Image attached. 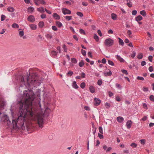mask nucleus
<instances>
[{"instance_id": "obj_42", "label": "nucleus", "mask_w": 154, "mask_h": 154, "mask_svg": "<svg viewBox=\"0 0 154 154\" xmlns=\"http://www.w3.org/2000/svg\"><path fill=\"white\" fill-rule=\"evenodd\" d=\"M27 10H30L31 12H33L34 10V8L32 6H30L28 8Z\"/></svg>"}, {"instance_id": "obj_23", "label": "nucleus", "mask_w": 154, "mask_h": 154, "mask_svg": "<svg viewBox=\"0 0 154 154\" xmlns=\"http://www.w3.org/2000/svg\"><path fill=\"white\" fill-rule=\"evenodd\" d=\"M140 14L144 17H145L146 15V12L144 10L140 11Z\"/></svg>"}, {"instance_id": "obj_34", "label": "nucleus", "mask_w": 154, "mask_h": 154, "mask_svg": "<svg viewBox=\"0 0 154 154\" xmlns=\"http://www.w3.org/2000/svg\"><path fill=\"white\" fill-rule=\"evenodd\" d=\"M79 31L80 33L81 34H83V35H85V31L83 29H80L79 30Z\"/></svg>"}, {"instance_id": "obj_28", "label": "nucleus", "mask_w": 154, "mask_h": 154, "mask_svg": "<svg viewBox=\"0 0 154 154\" xmlns=\"http://www.w3.org/2000/svg\"><path fill=\"white\" fill-rule=\"evenodd\" d=\"M143 57V54L142 53H139L137 56V58L139 59H141Z\"/></svg>"}, {"instance_id": "obj_35", "label": "nucleus", "mask_w": 154, "mask_h": 154, "mask_svg": "<svg viewBox=\"0 0 154 154\" xmlns=\"http://www.w3.org/2000/svg\"><path fill=\"white\" fill-rule=\"evenodd\" d=\"M24 32L23 30H22L19 31V35L20 37H22L24 35Z\"/></svg>"}, {"instance_id": "obj_10", "label": "nucleus", "mask_w": 154, "mask_h": 154, "mask_svg": "<svg viewBox=\"0 0 154 154\" xmlns=\"http://www.w3.org/2000/svg\"><path fill=\"white\" fill-rule=\"evenodd\" d=\"M30 29L32 30H36L37 29V26L36 25L34 24H31L29 25Z\"/></svg>"}, {"instance_id": "obj_63", "label": "nucleus", "mask_w": 154, "mask_h": 154, "mask_svg": "<svg viewBox=\"0 0 154 154\" xmlns=\"http://www.w3.org/2000/svg\"><path fill=\"white\" fill-rule=\"evenodd\" d=\"M84 109H85L87 111H89L90 110V107H89L88 106H85L84 107Z\"/></svg>"}, {"instance_id": "obj_19", "label": "nucleus", "mask_w": 154, "mask_h": 154, "mask_svg": "<svg viewBox=\"0 0 154 154\" xmlns=\"http://www.w3.org/2000/svg\"><path fill=\"white\" fill-rule=\"evenodd\" d=\"M111 18L112 19L115 20H116L117 15L114 13H112L111 14Z\"/></svg>"}, {"instance_id": "obj_20", "label": "nucleus", "mask_w": 154, "mask_h": 154, "mask_svg": "<svg viewBox=\"0 0 154 154\" xmlns=\"http://www.w3.org/2000/svg\"><path fill=\"white\" fill-rule=\"evenodd\" d=\"M7 10L9 12H13L14 11L15 9L13 7H9L8 8Z\"/></svg>"}, {"instance_id": "obj_38", "label": "nucleus", "mask_w": 154, "mask_h": 154, "mask_svg": "<svg viewBox=\"0 0 154 154\" xmlns=\"http://www.w3.org/2000/svg\"><path fill=\"white\" fill-rule=\"evenodd\" d=\"M85 86V82H83L80 84V87L82 89L84 88Z\"/></svg>"}, {"instance_id": "obj_59", "label": "nucleus", "mask_w": 154, "mask_h": 154, "mask_svg": "<svg viewBox=\"0 0 154 154\" xmlns=\"http://www.w3.org/2000/svg\"><path fill=\"white\" fill-rule=\"evenodd\" d=\"M131 3V2L130 1L129 2H127V5L129 8H131L132 6V5Z\"/></svg>"}, {"instance_id": "obj_39", "label": "nucleus", "mask_w": 154, "mask_h": 154, "mask_svg": "<svg viewBox=\"0 0 154 154\" xmlns=\"http://www.w3.org/2000/svg\"><path fill=\"white\" fill-rule=\"evenodd\" d=\"M71 61L72 63L75 64L77 63V61L76 59L75 58H71Z\"/></svg>"}, {"instance_id": "obj_7", "label": "nucleus", "mask_w": 154, "mask_h": 154, "mask_svg": "<svg viewBox=\"0 0 154 154\" xmlns=\"http://www.w3.org/2000/svg\"><path fill=\"white\" fill-rule=\"evenodd\" d=\"M94 105L96 106L99 105L101 102V100L100 99L96 97L94 98Z\"/></svg>"}, {"instance_id": "obj_12", "label": "nucleus", "mask_w": 154, "mask_h": 154, "mask_svg": "<svg viewBox=\"0 0 154 154\" xmlns=\"http://www.w3.org/2000/svg\"><path fill=\"white\" fill-rule=\"evenodd\" d=\"M142 19H143L142 17L140 15L137 16L135 18V20L137 22H138L139 21H140L141 20H142Z\"/></svg>"}, {"instance_id": "obj_53", "label": "nucleus", "mask_w": 154, "mask_h": 154, "mask_svg": "<svg viewBox=\"0 0 154 154\" xmlns=\"http://www.w3.org/2000/svg\"><path fill=\"white\" fill-rule=\"evenodd\" d=\"M136 55V53L135 51H133L132 53L131 54V56L133 58L135 57Z\"/></svg>"}, {"instance_id": "obj_22", "label": "nucleus", "mask_w": 154, "mask_h": 154, "mask_svg": "<svg viewBox=\"0 0 154 154\" xmlns=\"http://www.w3.org/2000/svg\"><path fill=\"white\" fill-rule=\"evenodd\" d=\"M56 25L59 27H61L63 25L62 23L59 21H56Z\"/></svg>"}, {"instance_id": "obj_40", "label": "nucleus", "mask_w": 154, "mask_h": 154, "mask_svg": "<svg viewBox=\"0 0 154 154\" xmlns=\"http://www.w3.org/2000/svg\"><path fill=\"white\" fill-rule=\"evenodd\" d=\"M81 52V53L84 56H85L86 55V52L85 51L83 50V49H82Z\"/></svg>"}, {"instance_id": "obj_26", "label": "nucleus", "mask_w": 154, "mask_h": 154, "mask_svg": "<svg viewBox=\"0 0 154 154\" xmlns=\"http://www.w3.org/2000/svg\"><path fill=\"white\" fill-rule=\"evenodd\" d=\"M92 128L94 129V131H93V134L94 135V137L95 138V133L96 132L97 128H96L95 127L94 125V124H92Z\"/></svg>"}, {"instance_id": "obj_62", "label": "nucleus", "mask_w": 154, "mask_h": 154, "mask_svg": "<svg viewBox=\"0 0 154 154\" xmlns=\"http://www.w3.org/2000/svg\"><path fill=\"white\" fill-rule=\"evenodd\" d=\"M153 57L151 55H149L148 57V60L150 62H152V58Z\"/></svg>"}, {"instance_id": "obj_17", "label": "nucleus", "mask_w": 154, "mask_h": 154, "mask_svg": "<svg viewBox=\"0 0 154 154\" xmlns=\"http://www.w3.org/2000/svg\"><path fill=\"white\" fill-rule=\"evenodd\" d=\"M118 39L119 40V45L122 46H123L124 45V43L123 40L119 37H118Z\"/></svg>"}, {"instance_id": "obj_50", "label": "nucleus", "mask_w": 154, "mask_h": 154, "mask_svg": "<svg viewBox=\"0 0 154 154\" xmlns=\"http://www.w3.org/2000/svg\"><path fill=\"white\" fill-rule=\"evenodd\" d=\"M98 137L100 139H103L104 137L103 136V134H100V133H98Z\"/></svg>"}, {"instance_id": "obj_27", "label": "nucleus", "mask_w": 154, "mask_h": 154, "mask_svg": "<svg viewBox=\"0 0 154 154\" xmlns=\"http://www.w3.org/2000/svg\"><path fill=\"white\" fill-rule=\"evenodd\" d=\"M79 66L81 67L83 66L85 64L83 60H81V61L79 62Z\"/></svg>"}, {"instance_id": "obj_41", "label": "nucleus", "mask_w": 154, "mask_h": 154, "mask_svg": "<svg viewBox=\"0 0 154 154\" xmlns=\"http://www.w3.org/2000/svg\"><path fill=\"white\" fill-rule=\"evenodd\" d=\"M63 49L64 50V51L65 52H67V48L66 47V45H65L64 44L63 45Z\"/></svg>"}, {"instance_id": "obj_30", "label": "nucleus", "mask_w": 154, "mask_h": 154, "mask_svg": "<svg viewBox=\"0 0 154 154\" xmlns=\"http://www.w3.org/2000/svg\"><path fill=\"white\" fill-rule=\"evenodd\" d=\"M44 22L42 21H40L38 24V26L41 28H42L44 25Z\"/></svg>"}, {"instance_id": "obj_51", "label": "nucleus", "mask_w": 154, "mask_h": 154, "mask_svg": "<svg viewBox=\"0 0 154 154\" xmlns=\"http://www.w3.org/2000/svg\"><path fill=\"white\" fill-rule=\"evenodd\" d=\"M140 143L142 145H144L145 143V139H142L140 140Z\"/></svg>"}, {"instance_id": "obj_56", "label": "nucleus", "mask_w": 154, "mask_h": 154, "mask_svg": "<svg viewBox=\"0 0 154 154\" xmlns=\"http://www.w3.org/2000/svg\"><path fill=\"white\" fill-rule=\"evenodd\" d=\"M52 29L54 31H57V27L55 26H52Z\"/></svg>"}, {"instance_id": "obj_13", "label": "nucleus", "mask_w": 154, "mask_h": 154, "mask_svg": "<svg viewBox=\"0 0 154 154\" xmlns=\"http://www.w3.org/2000/svg\"><path fill=\"white\" fill-rule=\"evenodd\" d=\"M53 17L56 20H59L60 19V16L57 13H54V14Z\"/></svg>"}, {"instance_id": "obj_33", "label": "nucleus", "mask_w": 154, "mask_h": 154, "mask_svg": "<svg viewBox=\"0 0 154 154\" xmlns=\"http://www.w3.org/2000/svg\"><path fill=\"white\" fill-rule=\"evenodd\" d=\"M76 14L80 17H82L83 16V14L82 12L79 11L76 12Z\"/></svg>"}, {"instance_id": "obj_29", "label": "nucleus", "mask_w": 154, "mask_h": 154, "mask_svg": "<svg viewBox=\"0 0 154 154\" xmlns=\"http://www.w3.org/2000/svg\"><path fill=\"white\" fill-rule=\"evenodd\" d=\"M73 74V72L72 71L70 70L66 74L68 76H71Z\"/></svg>"}, {"instance_id": "obj_4", "label": "nucleus", "mask_w": 154, "mask_h": 154, "mask_svg": "<svg viewBox=\"0 0 154 154\" xmlns=\"http://www.w3.org/2000/svg\"><path fill=\"white\" fill-rule=\"evenodd\" d=\"M45 109L44 111V112L43 114L46 115L47 116H49V113L51 111V110L48 106H46V108L45 106Z\"/></svg>"}, {"instance_id": "obj_3", "label": "nucleus", "mask_w": 154, "mask_h": 154, "mask_svg": "<svg viewBox=\"0 0 154 154\" xmlns=\"http://www.w3.org/2000/svg\"><path fill=\"white\" fill-rule=\"evenodd\" d=\"M38 123L39 127L42 128L43 127L44 120L42 116H38L37 117Z\"/></svg>"}, {"instance_id": "obj_1", "label": "nucleus", "mask_w": 154, "mask_h": 154, "mask_svg": "<svg viewBox=\"0 0 154 154\" xmlns=\"http://www.w3.org/2000/svg\"><path fill=\"white\" fill-rule=\"evenodd\" d=\"M26 76L18 75L16 77V83L21 87L24 85L28 88L27 90L23 91L24 100H17V105L19 108V116L17 119H12V122L10 120L8 116L4 115L1 121L7 123L8 126H13L14 129L25 130L27 127L26 121L25 118L28 115L32 117L34 115L32 110V105H35L41 109L42 113L43 109L41 108L40 101L41 99L36 98L33 91L29 90L32 85L35 87L41 84L42 81L39 79V77L36 73H33L30 75V73L27 72Z\"/></svg>"}, {"instance_id": "obj_45", "label": "nucleus", "mask_w": 154, "mask_h": 154, "mask_svg": "<svg viewBox=\"0 0 154 154\" xmlns=\"http://www.w3.org/2000/svg\"><path fill=\"white\" fill-rule=\"evenodd\" d=\"M150 100L152 101H154V96L153 95H151L149 97Z\"/></svg>"}, {"instance_id": "obj_55", "label": "nucleus", "mask_w": 154, "mask_h": 154, "mask_svg": "<svg viewBox=\"0 0 154 154\" xmlns=\"http://www.w3.org/2000/svg\"><path fill=\"white\" fill-rule=\"evenodd\" d=\"M97 32L98 34L100 36H102L103 35L102 34L101 31L99 29L97 31Z\"/></svg>"}, {"instance_id": "obj_16", "label": "nucleus", "mask_w": 154, "mask_h": 154, "mask_svg": "<svg viewBox=\"0 0 154 154\" xmlns=\"http://www.w3.org/2000/svg\"><path fill=\"white\" fill-rule=\"evenodd\" d=\"M116 57L118 60H119L121 62H124V60L120 56H119L118 55H116Z\"/></svg>"}, {"instance_id": "obj_6", "label": "nucleus", "mask_w": 154, "mask_h": 154, "mask_svg": "<svg viewBox=\"0 0 154 154\" xmlns=\"http://www.w3.org/2000/svg\"><path fill=\"white\" fill-rule=\"evenodd\" d=\"M27 20L28 21L31 23L34 22L35 20L34 17L32 15L29 16L27 17Z\"/></svg>"}, {"instance_id": "obj_24", "label": "nucleus", "mask_w": 154, "mask_h": 154, "mask_svg": "<svg viewBox=\"0 0 154 154\" xmlns=\"http://www.w3.org/2000/svg\"><path fill=\"white\" fill-rule=\"evenodd\" d=\"M46 37L49 40H50L53 37L52 35L50 34H47L46 35Z\"/></svg>"}, {"instance_id": "obj_60", "label": "nucleus", "mask_w": 154, "mask_h": 154, "mask_svg": "<svg viewBox=\"0 0 154 154\" xmlns=\"http://www.w3.org/2000/svg\"><path fill=\"white\" fill-rule=\"evenodd\" d=\"M109 96L111 97L113 95V93L111 91H109L108 92Z\"/></svg>"}, {"instance_id": "obj_31", "label": "nucleus", "mask_w": 154, "mask_h": 154, "mask_svg": "<svg viewBox=\"0 0 154 154\" xmlns=\"http://www.w3.org/2000/svg\"><path fill=\"white\" fill-rule=\"evenodd\" d=\"M65 19L68 21H69L72 20V16H67L65 17Z\"/></svg>"}, {"instance_id": "obj_9", "label": "nucleus", "mask_w": 154, "mask_h": 154, "mask_svg": "<svg viewBox=\"0 0 154 154\" xmlns=\"http://www.w3.org/2000/svg\"><path fill=\"white\" fill-rule=\"evenodd\" d=\"M132 122L131 120H128L126 123V126L127 128L130 129L131 126Z\"/></svg>"}, {"instance_id": "obj_47", "label": "nucleus", "mask_w": 154, "mask_h": 154, "mask_svg": "<svg viewBox=\"0 0 154 154\" xmlns=\"http://www.w3.org/2000/svg\"><path fill=\"white\" fill-rule=\"evenodd\" d=\"M130 146L133 148H136L137 146V145L135 143H132L131 144Z\"/></svg>"}, {"instance_id": "obj_11", "label": "nucleus", "mask_w": 154, "mask_h": 154, "mask_svg": "<svg viewBox=\"0 0 154 154\" xmlns=\"http://www.w3.org/2000/svg\"><path fill=\"white\" fill-rule=\"evenodd\" d=\"M117 120L119 123H122L124 120V118L121 116H118L117 118Z\"/></svg>"}, {"instance_id": "obj_36", "label": "nucleus", "mask_w": 154, "mask_h": 154, "mask_svg": "<svg viewBox=\"0 0 154 154\" xmlns=\"http://www.w3.org/2000/svg\"><path fill=\"white\" fill-rule=\"evenodd\" d=\"M108 64L111 66H114V63L112 60H109L108 61Z\"/></svg>"}, {"instance_id": "obj_58", "label": "nucleus", "mask_w": 154, "mask_h": 154, "mask_svg": "<svg viewBox=\"0 0 154 154\" xmlns=\"http://www.w3.org/2000/svg\"><path fill=\"white\" fill-rule=\"evenodd\" d=\"M149 71L150 72H152L153 71V68L152 66H149Z\"/></svg>"}, {"instance_id": "obj_61", "label": "nucleus", "mask_w": 154, "mask_h": 154, "mask_svg": "<svg viewBox=\"0 0 154 154\" xmlns=\"http://www.w3.org/2000/svg\"><path fill=\"white\" fill-rule=\"evenodd\" d=\"M102 83V81L100 80H98L97 81V84L99 85H101Z\"/></svg>"}, {"instance_id": "obj_64", "label": "nucleus", "mask_w": 154, "mask_h": 154, "mask_svg": "<svg viewBox=\"0 0 154 154\" xmlns=\"http://www.w3.org/2000/svg\"><path fill=\"white\" fill-rule=\"evenodd\" d=\"M82 4L84 6H86L88 5V4L85 2H83L82 3Z\"/></svg>"}, {"instance_id": "obj_18", "label": "nucleus", "mask_w": 154, "mask_h": 154, "mask_svg": "<svg viewBox=\"0 0 154 154\" xmlns=\"http://www.w3.org/2000/svg\"><path fill=\"white\" fill-rule=\"evenodd\" d=\"M89 90L92 93H93L95 92V89L94 87L91 85L89 87Z\"/></svg>"}, {"instance_id": "obj_14", "label": "nucleus", "mask_w": 154, "mask_h": 154, "mask_svg": "<svg viewBox=\"0 0 154 154\" xmlns=\"http://www.w3.org/2000/svg\"><path fill=\"white\" fill-rule=\"evenodd\" d=\"M109 72L104 73V75L105 76H110L112 75V72L109 69Z\"/></svg>"}, {"instance_id": "obj_57", "label": "nucleus", "mask_w": 154, "mask_h": 154, "mask_svg": "<svg viewBox=\"0 0 154 154\" xmlns=\"http://www.w3.org/2000/svg\"><path fill=\"white\" fill-rule=\"evenodd\" d=\"M81 75L82 78H85V74L84 72H82L81 73Z\"/></svg>"}, {"instance_id": "obj_8", "label": "nucleus", "mask_w": 154, "mask_h": 154, "mask_svg": "<svg viewBox=\"0 0 154 154\" xmlns=\"http://www.w3.org/2000/svg\"><path fill=\"white\" fill-rule=\"evenodd\" d=\"M58 52L55 51H52L50 53V55L53 57L55 58L57 56Z\"/></svg>"}, {"instance_id": "obj_25", "label": "nucleus", "mask_w": 154, "mask_h": 154, "mask_svg": "<svg viewBox=\"0 0 154 154\" xmlns=\"http://www.w3.org/2000/svg\"><path fill=\"white\" fill-rule=\"evenodd\" d=\"M94 38L96 42H97L99 40V38L98 35L96 34H94Z\"/></svg>"}, {"instance_id": "obj_32", "label": "nucleus", "mask_w": 154, "mask_h": 154, "mask_svg": "<svg viewBox=\"0 0 154 154\" xmlns=\"http://www.w3.org/2000/svg\"><path fill=\"white\" fill-rule=\"evenodd\" d=\"M12 26L13 28H18L19 27L18 25L15 23H14L12 24Z\"/></svg>"}, {"instance_id": "obj_37", "label": "nucleus", "mask_w": 154, "mask_h": 154, "mask_svg": "<svg viewBox=\"0 0 154 154\" xmlns=\"http://www.w3.org/2000/svg\"><path fill=\"white\" fill-rule=\"evenodd\" d=\"M6 18V16L4 14H2L1 16V21H4Z\"/></svg>"}, {"instance_id": "obj_49", "label": "nucleus", "mask_w": 154, "mask_h": 154, "mask_svg": "<svg viewBox=\"0 0 154 154\" xmlns=\"http://www.w3.org/2000/svg\"><path fill=\"white\" fill-rule=\"evenodd\" d=\"M41 17L42 19H45L46 18V14H42L41 15Z\"/></svg>"}, {"instance_id": "obj_43", "label": "nucleus", "mask_w": 154, "mask_h": 154, "mask_svg": "<svg viewBox=\"0 0 154 154\" xmlns=\"http://www.w3.org/2000/svg\"><path fill=\"white\" fill-rule=\"evenodd\" d=\"M99 130L100 133L101 134H103V128L101 126H100L99 127Z\"/></svg>"}, {"instance_id": "obj_52", "label": "nucleus", "mask_w": 154, "mask_h": 154, "mask_svg": "<svg viewBox=\"0 0 154 154\" xmlns=\"http://www.w3.org/2000/svg\"><path fill=\"white\" fill-rule=\"evenodd\" d=\"M137 13V11L136 10H134L132 11V14L133 15H135Z\"/></svg>"}, {"instance_id": "obj_21", "label": "nucleus", "mask_w": 154, "mask_h": 154, "mask_svg": "<svg viewBox=\"0 0 154 154\" xmlns=\"http://www.w3.org/2000/svg\"><path fill=\"white\" fill-rule=\"evenodd\" d=\"M37 11L42 13L45 12V10H44V8L43 7H41V8H38Z\"/></svg>"}, {"instance_id": "obj_5", "label": "nucleus", "mask_w": 154, "mask_h": 154, "mask_svg": "<svg viewBox=\"0 0 154 154\" xmlns=\"http://www.w3.org/2000/svg\"><path fill=\"white\" fill-rule=\"evenodd\" d=\"M62 12L64 15L70 14L71 12L70 10L66 8H63L62 9Z\"/></svg>"}, {"instance_id": "obj_2", "label": "nucleus", "mask_w": 154, "mask_h": 154, "mask_svg": "<svg viewBox=\"0 0 154 154\" xmlns=\"http://www.w3.org/2000/svg\"><path fill=\"white\" fill-rule=\"evenodd\" d=\"M104 43L105 46L107 47H110L113 45L114 41L111 38H108L105 40Z\"/></svg>"}, {"instance_id": "obj_15", "label": "nucleus", "mask_w": 154, "mask_h": 154, "mask_svg": "<svg viewBox=\"0 0 154 154\" xmlns=\"http://www.w3.org/2000/svg\"><path fill=\"white\" fill-rule=\"evenodd\" d=\"M72 87L75 89H77L79 87L76 84V82L75 81H74L72 84Z\"/></svg>"}, {"instance_id": "obj_54", "label": "nucleus", "mask_w": 154, "mask_h": 154, "mask_svg": "<svg viewBox=\"0 0 154 154\" xmlns=\"http://www.w3.org/2000/svg\"><path fill=\"white\" fill-rule=\"evenodd\" d=\"M88 56L91 58L92 57V53L91 51H89L88 53Z\"/></svg>"}, {"instance_id": "obj_46", "label": "nucleus", "mask_w": 154, "mask_h": 154, "mask_svg": "<svg viewBox=\"0 0 154 154\" xmlns=\"http://www.w3.org/2000/svg\"><path fill=\"white\" fill-rule=\"evenodd\" d=\"M105 106H107V107H106V108L109 109L110 106V105L109 103H108L107 102H106L105 103Z\"/></svg>"}, {"instance_id": "obj_44", "label": "nucleus", "mask_w": 154, "mask_h": 154, "mask_svg": "<svg viewBox=\"0 0 154 154\" xmlns=\"http://www.w3.org/2000/svg\"><path fill=\"white\" fill-rule=\"evenodd\" d=\"M137 80H142V81L144 80V78L143 77H142V76H137Z\"/></svg>"}, {"instance_id": "obj_48", "label": "nucleus", "mask_w": 154, "mask_h": 154, "mask_svg": "<svg viewBox=\"0 0 154 154\" xmlns=\"http://www.w3.org/2000/svg\"><path fill=\"white\" fill-rule=\"evenodd\" d=\"M122 72L124 74H125L126 75H127L128 74V72L125 69H123L122 70Z\"/></svg>"}]
</instances>
